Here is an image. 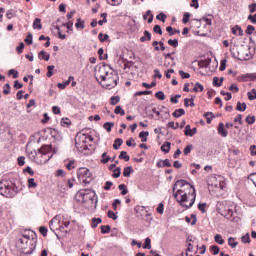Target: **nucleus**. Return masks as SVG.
<instances>
[{"mask_svg":"<svg viewBox=\"0 0 256 256\" xmlns=\"http://www.w3.org/2000/svg\"><path fill=\"white\" fill-rule=\"evenodd\" d=\"M172 191L173 197L181 207L191 209L195 205L197 193L195 192V186L191 185V183L186 180H178L175 182Z\"/></svg>","mask_w":256,"mask_h":256,"instance_id":"obj_1","label":"nucleus"},{"mask_svg":"<svg viewBox=\"0 0 256 256\" xmlns=\"http://www.w3.org/2000/svg\"><path fill=\"white\" fill-rule=\"evenodd\" d=\"M95 79L103 89H115L119 81V74L112 70L111 66L103 64L95 74Z\"/></svg>","mask_w":256,"mask_h":256,"instance_id":"obj_2","label":"nucleus"},{"mask_svg":"<svg viewBox=\"0 0 256 256\" xmlns=\"http://www.w3.org/2000/svg\"><path fill=\"white\" fill-rule=\"evenodd\" d=\"M18 191L19 188H17L15 183L7 179H3L0 181V195H2L3 197H15Z\"/></svg>","mask_w":256,"mask_h":256,"instance_id":"obj_3","label":"nucleus"},{"mask_svg":"<svg viewBox=\"0 0 256 256\" xmlns=\"http://www.w3.org/2000/svg\"><path fill=\"white\" fill-rule=\"evenodd\" d=\"M35 155L40 158V163H49L53 157V146L43 145L40 149H38V152L35 153Z\"/></svg>","mask_w":256,"mask_h":256,"instance_id":"obj_4","label":"nucleus"},{"mask_svg":"<svg viewBox=\"0 0 256 256\" xmlns=\"http://www.w3.org/2000/svg\"><path fill=\"white\" fill-rule=\"evenodd\" d=\"M89 141L90 142L93 141V137L83 133H79L76 136L75 145L77 149H82L83 151H87L88 149L87 143H89Z\"/></svg>","mask_w":256,"mask_h":256,"instance_id":"obj_5","label":"nucleus"},{"mask_svg":"<svg viewBox=\"0 0 256 256\" xmlns=\"http://www.w3.org/2000/svg\"><path fill=\"white\" fill-rule=\"evenodd\" d=\"M78 181L83 183V185H89L93 181V177L91 176V171L86 167L79 168L77 171Z\"/></svg>","mask_w":256,"mask_h":256,"instance_id":"obj_6","label":"nucleus"},{"mask_svg":"<svg viewBox=\"0 0 256 256\" xmlns=\"http://www.w3.org/2000/svg\"><path fill=\"white\" fill-rule=\"evenodd\" d=\"M236 57L239 61H249L253 57V54H251L249 46L241 45L237 48Z\"/></svg>","mask_w":256,"mask_h":256,"instance_id":"obj_7","label":"nucleus"},{"mask_svg":"<svg viewBox=\"0 0 256 256\" xmlns=\"http://www.w3.org/2000/svg\"><path fill=\"white\" fill-rule=\"evenodd\" d=\"M78 197H81L83 203H87V201L93 200V198L95 197V191L91 189L79 190Z\"/></svg>","mask_w":256,"mask_h":256,"instance_id":"obj_8","label":"nucleus"},{"mask_svg":"<svg viewBox=\"0 0 256 256\" xmlns=\"http://www.w3.org/2000/svg\"><path fill=\"white\" fill-rule=\"evenodd\" d=\"M184 135H186L187 137H193V135H197V128L191 129V125H186Z\"/></svg>","mask_w":256,"mask_h":256,"instance_id":"obj_9","label":"nucleus"},{"mask_svg":"<svg viewBox=\"0 0 256 256\" xmlns=\"http://www.w3.org/2000/svg\"><path fill=\"white\" fill-rule=\"evenodd\" d=\"M152 45L154 47V51H165V44L162 41H154Z\"/></svg>","mask_w":256,"mask_h":256,"instance_id":"obj_10","label":"nucleus"},{"mask_svg":"<svg viewBox=\"0 0 256 256\" xmlns=\"http://www.w3.org/2000/svg\"><path fill=\"white\" fill-rule=\"evenodd\" d=\"M218 133L221 135V137H227L228 135V132L225 129V124H223V122H221L218 126Z\"/></svg>","mask_w":256,"mask_h":256,"instance_id":"obj_11","label":"nucleus"},{"mask_svg":"<svg viewBox=\"0 0 256 256\" xmlns=\"http://www.w3.org/2000/svg\"><path fill=\"white\" fill-rule=\"evenodd\" d=\"M38 57L44 61H49V59H51V55L47 54L45 50L40 51Z\"/></svg>","mask_w":256,"mask_h":256,"instance_id":"obj_12","label":"nucleus"},{"mask_svg":"<svg viewBox=\"0 0 256 256\" xmlns=\"http://www.w3.org/2000/svg\"><path fill=\"white\" fill-rule=\"evenodd\" d=\"M173 117H175L176 119L181 117L182 115H185V109L183 108H179L176 109L173 113H172Z\"/></svg>","mask_w":256,"mask_h":256,"instance_id":"obj_13","label":"nucleus"},{"mask_svg":"<svg viewBox=\"0 0 256 256\" xmlns=\"http://www.w3.org/2000/svg\"><path fill=\"white\" fill-rule=\"evenodd\" d=\"M143 19L144 21L148 19V23H153V13H151V10H148L146 14L143 15Z\"/></svg>","mask_w":256,"mask_h":256,"instance_id":"obj_14","label":"nucleus"},{"mask_svg":"<svg viewBox=\"0 0 256 256\" xmlns=\"http://www.w3.org/2000/svg\"><path fill=\"white\" fill-rule=\"evenodd\" d=\"M121 145H123V139L117 138V139L114 141L113 149H115V151H117V150L120 149Z\"/></svg>","mask_w":256,"mask_h":256,"instance_id":"obj_15","label":"nucleus"},{"mask_svg":"<svg viewBox=\"0 0 256 256\" xmlns=\"http://www.w3.org/2000/svg\"><path fill=\"white\" fill-rule=\"evenodd\" d=\"M161 151H163V153H169V151H171V142H165L161 146Z\"/></svg>","mask_w":256,"mask_h":256,"instance_id":"obj_16","label":"nucleus"},{"mask_svg":"<svg viewBox=\"0 0 256 256\" xmlns=\"http://www.w3.org/2000/svg\"><path fill=\"white\" fill-rule=\"evenodd\" d=\"M139 137H140L142 143H147V137H149V131L140 132Z\"/></svg>","mask_w":256,"mask_h":256,"instance_id":"obj_17","label":"nucleus"},{"mask_svg":"<svg viewBox=\"0 0 256 256\" xmlns=\"http://www.w3.org/2000/svg\"><path fill=\"white\" fill-rule=\"evenodd\" d=\"M247 110V104L245 102L241 103V102H237V106H236V111H246Z\"/></svg>","mask_w":256,"mask_h":256,"instance_id":"obj_18","label":"nucleus"},{"mask_svg":"<svg viewBox=\"0 0 256 256\" xmlns=\"http://www.w3.org/2000/svg\"><path fill=\"white\" fill-rule=\"evenodd\" d=\"M228 245H229V247H231V249H235V247H237V245H239V242L235 241L234 237H229Z\"/></svg>","mask_w":256,"mask_h":256,"instance_id":"obj_19","label":"nucleus"},{"mask_svg":"<svg viewBox=\"0 0 256 256\" xmlns=\"http://www.w3.org/2000/svg\"><path fill=\"white\" fill-rule=\"evenodd\" d=\"M214 241H215V243H218V245H224L225 244V240L223 239V236H221V234H216L214 236Z\"/></svg>","mask_w":256,"mask_h":256,"instance_id":"obj_20","label":"nucleus"},{"mask_svg":"<svg viewBox=\"0 0 256 256\" xmlns=\"http://www.w3.org/2000/svg\"><path fill=\"white\" fill-rule=\"evenodd\" d=\"M131 173H133V167L127 166L124 168V171H123L124 177H131Z\"/></svg>","mask_w":256,"mask_h":256,"instance_id":"obj_21","label":"nucleus"},{"mask_svg":"<svg viewBox=\"0 0 256 256\" xmlns=\"http://www.w3.org/2000/svg\"><path fill=\"white\" fill-rule=\"evenodd\" d=\"M204 117H206V121L209 124H211V121H213V119H215V115H213L212 112H206L204 113Z\"/></svg>","mask_w":256,"mask_h":256,"instance_id":"obj_22","label":"nucleus"},{"mask_svg":"<svg viewBox=\"0 0 256 256\" xmlns=\"http://www.w3.org/2000/svg\"><path fill=\"white\" fill-rule=\"evenodd\" d=\"M101 157L100 163H103V165H107V162L111 159V157L107 155V152H104Z\"/></svg>","mask_w":256,"mask_h":256,"instance_id":"obj_23","label":"nucleus"},{"mask_svg":"<svg viewBox=\"0 0 256 256\" xmlns=\"http://www.w3.org/2000/svg\"><path fill=\"white\" fill-rule=\"evenodd\" d=\"M99 223H103V220L101 218H93L91 223L92 229L97 228V225H99Z\"/></svg>","mask_w":256,"mask_h":256,"instance_id":"obj_24","label":"nucleus"},{"mask_svg":"<svg viewBox=\"0 0 256 256\" xmlns=\"http://www.w3.org/2000/svg\"><path fill=\"white\" fill-rule=\"evenodd\" d=\"M204 89H205V87H203V85L199 82H197L194 86V92L195 93H199V92L201 93V92L204 91Z\"/></svg>","mask_w":256,"mask_h":256,"instance_id":"obj_25","label":"nucleus"},{"mask_svg":"<svg viewBox=\"0 0 256 256\" xmlns=\"http://www.w3.org/2000/svg\"><path fill=\"white\" fill-rule=\"evenodd\" d=\"M75 27L77 29H85V21L81 20V18H78Z\"/></svg>","mask_w":256,"mask_h":256,"instance_id":"obj_26","label":"nucleus"},{"mask_svg":"<svg viewBox=\"0 0 256 256\" xmlns=\"http://www.w3.org/2000/svg\"><path fill=\"white\" fill-rule=\"evenodd\" d=\"M221 215L226 217V219H231L233 217V210L228 209L227 212L223 211L221 212Z\"/></svg>","mask_w":256,"mask_h":256,"instance_id":"obj_27","label":"nucleus"},{"mask_svg":"<svg viewBox=\"0 0 256 256\" xmlns=\"http://www.w3.org/2000/svg\"><path fill=\"white\" fill-rule=\"evenodd\" d=\"M42 27H43V26L41 25V19L36 18V19L34 20V23H33V28H34V29L41 30Z\"/></svg>","mask_w":256,"mask_h":256,"instance_id":"obj_28","label":"nucleus"},{"mask_svg":"<svg viewBox=\"0 0 256 256\" xmlns=\"http://www.w3.org/2000/svg\"><path fill=\"white\" fill-rule=\"evenodd\" d=\"M112 177H114V179H119V177H121V167H117L113 170Z\"/></svg>","mask_w":256,"mask_h":256,"instance_id":"obj_29","label":"nucleus"},{"mask_svg":"<svg viewBox=\"0 0 256 256\" xmlns=\"http://www.w3.org/2000/svg\"><path fill=\"white\" fill-rule=\"evenodd\" d=\"M103 127L107 130L108 133H111V129H112V127H115V123L106 122V123H104Z\"/></svg>","mask_w":256,"mask_h":256,"instance_id":"obj_30","label":"nucleus"},{"mask_svg":"<svg viewBox=\"0 0 256 256\" xmlns=\"http://www.w3.org/2000/svg\"><path fill=\"white\" fill-rule=\"evenodd\" d=\"M118 189L121 191V195H127V193H129L125 184H120Z\"/></svg>","mask_w":256,"mask_h":256,"instance_id":"obj_31","label":"nucleus"},{"mask_svg":"<svg viewBox=\"0 0 256 256\" xmlns=\"http://www.w3.org/2000/svg\"><path fill=\"white\" fill-rule=\"evenodd\" d=\"M120 101H121V97H119V96H112L110 98L111 105H117V103H119Z\"/></svg>","mask_w":256,"mask_h":256,"instance_id":"obj_32","label":"nucleus"},{"mask_svg":"<svg viewBox=\"0 0 256 256\" xmlns=\"http://www.w3.org/2000/svg\"><path fill=\"white\" fill-rule=\"evenodd\" d=\"M98 38H99V41L101 43H105V41H107L109 39V35L108 34H103V33H100L98 35Z\"/></svg>","mask_w":256,"mask_h":256,"instance_id":"obj_33","label":"nucleus"},{"mask_svg":"<svg viewBox=\"0 0 256 256\" xmlns=\"http://www.w3.org/2000/svg\"><path fill=\"white\" fill-rule=\"evenodd\" d=\"M110 231H111V226L109 225L101 226L102 235H105L106 233H110Z\"/></svg>","mask_w":256,"mask_h":256,"instance_id":"obj_34","label":"nucleus"},{"mask_svg":"<svg viewBox=\"0 0 256 256\" xmlns=\"http://www.w3.org/2000/svg\"><path fill=\"white\" fill-rule=\"evenodd\" d=\"M156 99L159 101H165V93L163 91H159L155 94Z\"/></svg>","mask_w":256,"mask_h":256,"instance_id":"obj_35","label":"nucleus"},{"mask_svg":"<svg viewBox=\"0 0 256 256\" xmlns=\"http://www.w3.org/2000/svg\"><path fill=\"white\" fill-rule=\"evenodd\" d=\"M210 250H211L213 255H219V251H221L219 246H216V245H212Z\"/></svg>","mask_w":256,"mask_h":256,"instance_id":"obj_36","label":"nucleus"},{"mask_svg":"<svg viewBox=\"0 0 256 256\" xmlns=\"http://www.w3.org/2000/svg\"><path fill=\"white\" fill-rule=\"evenodd\" d=\"M114 113L116 115H125V110H123V108H121V106H116Z\"/></svg>","mask_w":256,"mask_h":256,"instance_id":"obj_37","label":"nucleus"},{"mask_svg":"<svg viewBox=\"0 0 256 256\" xmlns=\"http://www.w3.org/2000/svg\"><path fill=\"white\" fill-rule=\"evenodd\" d=\"M178 73H179L181 79H189V77H191V74H189L183 70H179Z\"/></svg>","mask_w":256,"mask_h":256,"instance_id":"obj_38","label":"nucleus"},{"mask_svg":"<svg viewBox=\"0 0 256 256\" xmlns=\"http://www.w3.org/2000/svg\"><path fill=\"white\" fill-rule=\"evenodd\" d=\"M119 159H124V161H129L130 157L127 155V152L121 151L119 155Z\"/></svg>","mask_w":256,"mask_h":256,"instance_id":"obj_39","label":"nucleus"},{"mask_svg":"<svg viewBox=\"0 0 256 256\" xmlns=\"http://www.w3.org/2000/svg\"><path fill=\"white\" fill-rule=\"evenodd\" d=\"M156 19H158V21H162V23H165V19H167V15H165V13L161 12L160 14H158L156 16Z\"/></svg>","mask_w":256,"mask_h":256,"instance_id":"obj_40","label":"nucleus"},{"mask_svg":"<svg viewBox=\"0 0 256 256\" xmlns=\"http://www.w3.org/2000/svg\"><path fill=\"white\" fill-rule=\"evenodd\" d=\"M103 53H105V51L103 50V48H100L98 50V55L102 61H105V59H107V54L103 55Z\"/></svg>","mask_w":256,"mask_h":256,"instance_id":"obj_41","label":"nucleus"},{"mask_svg":"<svg viewBox=\"0 0 256 256\" xmlns=\"http://www.w3.org/2000/svg\"><path fill=\"white\" fill-rule=\"evenodd\" d=\"M143 249H151V238H146L145 239Z\"/></svg>","mask_w":256,"mask_h":256,"instance_id":"obj_42","label":"nucleus"},{"mask_svg":"<svg viewBox=\"0 0 256 256\" xmlns=\"http://www.w3.org/2000/svg\"><path fill=\"white\" fill-rule=\"evenodd\" d=\"M165 205L163 204V202H161L158 207H157V213H159L160 215H163L164 211H165Z\"/></svg>","mask_w":256,"mask_h":256,"instance_id":"obj_43","label":"nucleus"},{"mask_svg":"<svg viewBox=\"0 0 256 256\" xmlns=\"http://www.w3.org/2000/svg\"><path fill=\"white\" fill-rule=\"evenodd\" d=\"M140 41L144 43V41H151V33H146L144 36L140 38Z\"/></svg>","mask_w":256,"mask_h":256,"instance_id":"obj_44","label":"nucleus"},{"mask_svg":"<svg viewBox=\"0 0 256 256\" xmlns=\"http://www.w3.org/2000/svg\"><path fill=\"white\" fill-rule=\"evenodd\" d=\"M168 45H171V47H178L179 46V41L177 39H170L168 40Z\"/></svg>","mask_w":256,"mask_h":256,"instance_id":"obj_45","label":"nucleus"},{"mask_svg":"<svg viewBox=\"0 0 256 256\" xmlns=\"http://www.w3.org/2000/svg\"><path fill=\"white\" fill-rule=\"evenodd\" d=\"M8 75H13V79H17L19 77V72L17 70L11 69L8 71Z\"/></svg>","mask_w":256,"mask_h":256,"instance_id":"obj_46","label":"nucleus"},{"mask_svg":"<svg viewBox=\"0 0 256 256\" xmlns=\"http://www.w3.org/2000/svg\"><path fill=\"white\" fill-rule=\"evenodd\" d=\"M179 99H181V94H177L174 97L170 98L171 103L177 104L179 103Z\"/></svg>","mask_w":256,"mask_h":256,"instance_id":"obj_47","label":"nucleus"},{"mask_svg":"<svg viewBox=\"0 0 256 256\" xmlns=\"http://www.w3.org/2000/svg\"><path fill=\"white\" fill-rule=\"evenodd\" d=\"M75 168V160H71L69 161L68 164H66V169H68V171H72V169Z\"/></svg>","mask_w":256,"mask_h":256,"instance_id":"obj_48","label":"nucleus"},{"mask_svg":"<svg viewBox=\"0 0 256 256\" xmlns=\"http://www.w3.org/2000/svg\"><path fill=\"white\" fill-rule=\"evenodd\" d=\"M28 187H30V188L37 187V183H35V178L28 179Z\"/></svg>","mask_w":256,"mask_h":256,"instance_id":"obj_49","label":"nucleus"},{"mask_svg":"<svg viewBox=\"0 0 256 256\" xmlns=\"http://www.w3.org/2000/svg\"><path fill=\"white\" fill-rule=\"evenodd\" d=\"M191 149H193V145L192 144L187 145L183 150L184 155H189V153H191Z\"/></svg>","mask_w":256,"mask_h":256,"instance_id":"obj_50","label":"nucleus"},{"mask_svg":"<svg viewBox=\"0 0 256 256\" xmlns=\"http://www.w3.org/2000/svg\"><path fill=\"white\" fill-rule=\"evenodd\" d=\"M229 91H232V93H239V87L237 86V84H232L229 87Z\"/></svg>","mask_w":256,"mask_h":256,"instance_id":"obj_51","label":"nucleus"},{"mask_svg":"<svg viewBox=\"0 0 256 256\" xmlns=\"http://www.w3.org/2000/svg\"><path fill=\"white\" fill-rule=\"evenodd\" d=\"M59 223V218L56 216V217H54L51 221H50V229H51V231H53V225L54 224H58Z\"/></svg>","mask_w":256,"mask_h":256,"instance_id":"obj_52","label":"nucleus"},{"mask_svg":"<svg viewBox=\"0 0 256 256\" xmlns=\"http://www.w3.org/2000/svg\"><path fill=\"white\" fill-rule=\"evenodd\" d=\"M53 69H55V66H53V65H50L47 67V70H48V72L46 74L47 77H53Z\"/></svg>","mask_w":256,"mask_h":256,"instance_id":"obj_53","label":"nucleus"},{"mask_svg":"<svg viewBox=\"0 0 256 256\" xmlns=\"http://www.w3.org/2000/svg\"><path fill=\"white\" fill-rule=\"evenodd\" d=\"M155 85H157L155 82H152L151 84H147V82L142 83V87H145V89H152V87H155Z\"/></svg>","mask_w":256,"mask_h":256,"instance_id":"obj_54","label":"nucleus"},{"mask_svg":"<svg viewBox=\"0 0 256 256\" xmlns=\"http://www.w3.org/2000/svg\"><path fill=\"white\" fill-rule=\"evenodd\" d=\"M246 123H248V125H253V123H255V116H247Z\"/></svg>","mask_w":256,"mask_h":256,"instance_id":"obj_55","label":"nucleus"},{"mask_svg":"<svg viewBox=\"0 0 256 256\" xmlns=\"http://www.w3.org/2000/svg\"><path fill=\"white\" fill-rule=\"evenodd\" d=\"M242 243H251V238L249 237V234H246L241 237Z\"/></svg>","mask_w":256,"mask_h":256,"instance_id":"obj_56","label":"nucleus"},{"mask_svg":"<svg viewBox=\"0 0 256 256\" xmlns=\"http://www.w3.org/2000/svg\"><path fill=\"white\" fill-rule=\"evenodd\" d=\"M205 207H207V203H200L198 204V209L201 211V213H206V209Z\"/></svg>","mask_w":256,"mask_h":256,"instance_id":"obj_57","label":"nucleus"},{"mask_svg":"<svg viewBox=\"0 0 256 256\" xmlns=\"http://www.w3.org/2000/svg\"><path fill=\"white\" fill-rule=\"evenodd\" d=\"M108 217L109 219H113V221H117V214L111 210L108 211Z\"/></svg>","mask_w":256,"mask_h":256,"instance_id":"obj_58","label":"nucleus"},{"mask_svg":"<svg viewBox=\"0 0 256 256\" xmlns=\"http://www.w3.org/2000/svg\"><path fill=\"white\" fill-rule=\"evenodd\" d=\"M243 33V29H241V26L239 25H235L234 27H232V33Z\"/></svg>","mask_w":256,"mask_h":256,"instance_id":"obj_59","label":"nucleus"},{"mask_svg":"<svg viewBox=\"0 0 256 256\" xmlns=\"http://www.w3.org/2000/svg\"><path fill=\"white\" fill-rule=\"evenodd\" d=\"M23 49H25V44L23 42H20L19 46L16 48L17 53L21 54L23 53Z\"/></svg>","mask_w":256,"mask_h":256,"instance_id":"obj_60","label":"nucleus"},{"mask_svg":"<svg viewBox=\"0 0 256 256\" xmlns=\"http://www.w3.org/2000/svg\"><path fill=\"white\" fill-rule=\"evenodd\" d=\"M189 17H191V14H190V13H188V12L184 13L182 22L185 23V24H186V23H189Z\"/></svg>","mask_w":256,"mask_h":256,"instance_id":"obj_61","label":"nucleus"},{"mask_svg":"<svg viewBox=\"0 0 256 256\" xmlns=\"http://www.w3.org/2000/svg\"><path fill=\"white\" fill-rule=\"evenodd\" d=\"M248 179H249L250 181H252V183H254V185H255V187H256V173L250 174V175L248 176Z\"/></svg>","mask_w":256,"mask_h":256,"instance_id":"obj_62","label":"nucleus"},{"mask_svg":"<svg viewBox=\"0 0 256 256\" xmlns=\"http://www.w3.org/2000/svg\"><path fill=\"white\" fill-rule=\"evenodd\" d=\"M18 165L20 167H23V165H25V157L24 156L18 157Z\"/></svg>","mask_w":256,"mask_h":256,"instance_id":"obj_63","label":"nucleus"},{"mask_svg":"<svg viewBox=\"0 0 256 256\" xmlns=\"http://www.w3.org/2000/svg\"><path fill=\"white\" fill-rule=\"evenodd\" d=\"M249 11H250V13H255L256 3H253V4L249 5Z\"/></svg>","mask_w":256,"mask_h":256,"instance_id":"obj_64","label":"nucleus"}]
</instances>
